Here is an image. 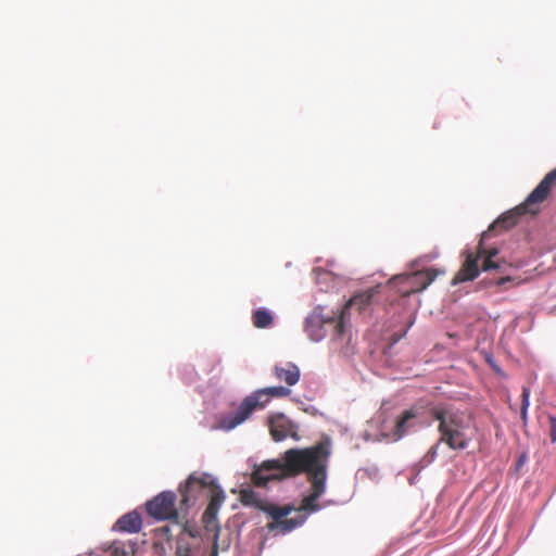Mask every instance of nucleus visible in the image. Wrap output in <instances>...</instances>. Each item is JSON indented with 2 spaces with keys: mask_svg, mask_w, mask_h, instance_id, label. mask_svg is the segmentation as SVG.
I'll return each mask as SVG.
<instances>
[{
  "mask_svg": "<svg viewBox=\"0 0 556 556\" xmlns=\"http://www.w3.org/2000/svg\"><path fill=\"white\" fill-rule=\"evenodd\" d=\"M330 455L331 440L326 437L313 446L287 450L281 459H268L255 465L251 480L255 486L263 488L271 480L294 478L305 473L311 483V492L302 500L298 510L314 513L319 510L317 501L326 491Z\"/></svg>",
  "mask_w": 556,
  "mask_h": 556,
  "instance_id": "f257e3e1",
  "label": "nucleus"
},
{
  "mask_svg": "<svg viewBox=\"0 0 556 556\" xmlns=\"http://www.w3.org/2000/svg\"><path fill=\"white\" fill-rule=\"evenodd\" d=\"M239 501L243 506L255 507L271 518L267 525L269 531H279L282 534L289 533L295 528L302 526L306 521V515L300 514L295 518H287L294 511V505L278 506L265 498H262L251 488H243L239 492Z\"/></svg>",
  "mask_w": 556,
  "mask_h": 556,
  "instance_id": "f03ea898",
  "label": "nucleus"
},
{
  "mask_svg": "<svg viewBox=\"0 0 556 556\" xmlns=\"http://www.w3.org/2000/svg\"><path fill=\"white\" fill-rule=\"evenodd\" d=\"M432 418L439 421V442L431 447L429 453L434 456L440 443H445L452 450L467 448L470 438L466 435L468 425L463 413L445 406H434L430 409Z\"/></svg>",
  "mask_w": 556,
  "mask_h": 556,
  "instance_id": "7ed1b4c3",
  "label": "nucleus"
},
{
  "mask_svg": "<svg viewBox=\"0 0 556 556\" xmlns=\"http://www.w3.org/2000/svg\"><path fill=\"white\" fill-rule=\"evenodd\" d=\"M290 394L291 390L283 386L267 387L256 390L243 399L233 415L222 418L219 427L226 431L232 430L249 419L253 412L264 408L270 397H287Z\"/></svg>",
  "mask_w": 556,
  "mask_h": 556,
  "instance_id": "20e7f679",
  "label": "nucleus"
},
{
  "mask_svg": "<svg viewBox=\"0 0 556 556\" xmlns=\"http://www.w3.org/2000/svg\"><path fill=\"white\" fill-rule=\"evenodd\" d=\"M556 186V169L549 172L534 190L526 198L525 202L514 211L507 212L497 218L491 226L493 229H509L517 224L518 217L525 213H536L538 205L547 199L552 187Z\"/></svg>",
  "mask_w": 556,
  "mask_h": 556,
  "instance_id": "39448f33",
  "label": "nucleus"
},
{
  "mask_svg": "<svg viewBox=\"0 0 556 556\" xmlns=\"http://www.w3.org/2000/svg\"><path fill=\"white\" fill-rule=\"evenodd\" d=\"M176 494L172 491H164L149 501L146 505L148 514L157 520H169L175 522L180 533L187 531V511H182L180 506L176 508Z\"/></svg>",
  "mask_w": 556,
  "mask_h": 556,
  "instance_id": "423d86ee",
  "label": "nucleus"
},
{
  "mask_svg": "<svg viewBox=\"0 0 556 556\" xmlns=\"http://www.w3.org/2000/svg\"><path fill=\"white\" fill-rule=\"evenodd\" d=\"M213 488H219L212 475L202 472L191 473L184 484L179 486L180 508L189 511L203 496L212 494Z\"/></svg>",
  "mask_w": 556,
  "mask_h": 556,
  "instance_id": "0eeeda50",
  "label": "nucleus"
},
{
  "mask_svg": "<svg viewBox=\"0 0 556 556\" xmlns=\"http://www.w3.org/2000/svg\"><path fill=\"white\" fill-rule=\"evenodd\" d=\"M497 254V250L493 249L490 251H485L482 248V243H480L479 252L477 254L471 252L467 253L465 262L463 263L460 269L457 271V274L452 280V285L473 280L479 275V261L481 255L485 256L482 263L483 270L486 271L490 269H500L501 264L498 261L495 260Z\"/></svg>",
  "mask_w": 556,
  "mask_h": 556,
  "instance_id": "6e6552de",
  "label": "nucleus"
},
{
  "mask_svg": "<svg viewBox=\"0 0 556 556\" xmlns=\"http://www.w3.org/2000/svg\"><path fill=\"white\" fill-rule=\"evenodd\" d=\"M442 273L438 269L429 268L396 277L394 280L406 286V288H400V291L404 296H409L413 293L424 291Z\"/></svg>",
  "mask_w": 556,
  "mask_h": 556,
  "instance_id": "1a4fd4ad",
  "label": "nucleus"
},
{
  "mask_svg": "<svg viewBox=\"0 0 556 556\" xmlns=\"http://www.w3.org/2000/svg\"><path fill=\"white\" fill-rule=\"evenodd\" d=\"M376 293V289L371 288L361 292L350 299L341 309L340 319L334 325L336 336L341 337L344 333V319L351 308H356L359 313L363 312L370 303Z\"/></svg>",
  "mask_w": 556,
  "mask_h": 556,
  "instance_id": "9d476101",
  "label": "nucleus"
},
{
  "mask_svg": "<svg viewBox=\"0 0 556 556\" xmlns=\"http://www.w3.org/2000/svg\"><path fill=\"white\" fill-rule=\"evenodd\" d=\"M269 431L276 442L288 437L298 438L293 422L283 414H276L268 419Z\"/></svg>",
  "mask_w": 556,
  "mask_h": 556,
  "instance_id": "9b49d317",
  "label": "nucleus"
},
{
  "mask_svg": "<svg viewBox=\"0 0 556 556\" xmlns=\"http://www.w3.org/2000/svg\"><path fill=\"white\" fill-rule=\"evenodd\" d=\"M332 323L333 317H325L323 314V307L318 306L306 318L305 331L313 341H319L325 337L324 325Z\"/></svg>",
  "mask_w": 556,
  "mask_h": 556,
  "instance_id": "f8f14e48",
  "label": "nucleus"
},
{
  "mask_svg": "<svg viewBox=\"0 0 556 556\" xmlns=\"http://www.w3.org/2000/svg\"><path fill=\"white\" fill-rule=\"evenodd\" d=\"M273 374L278 381L285 382L289 387L296 384L301 377L300 368L291 362L275 365Z\"/></svg>",
  "mask_w": 556,
  "mask_h": 556,
  "instance_id": "ddd939ff",
  "label": "nucleus"
},
{
  "mask_svg": "<svg viewBox=\"0 0 556 556\" xmlns=\"http://www.w3.org/2000/svg\"><path fill=\"white\" fill-rule=\"evenodd\" d=\"M142 520L137 511H130L117 519L113 530L119 532L138 533L141 530Z\"/></svg>",
  "mask_w": 556,
  "mask_h": 556,
  "instance_id": "4468645a",
  "label": "nucleus"
},
{
  "mask_svg": "<svg viewBox=\"0 0 556 556\" xmlns=\"http://www.w3.org/2000/svg\"><path fill=\"white\" fill-rule=\"evenodd\" d=\"M208 497H210V502H208V505L203 514V520L206 523H210L216 519L218 510L220 508V505L225 501L226 496H225L224 491L219 486V488H213L212 494L208 495Z\"/></svg>",
  "mask_w": 556,
  "mask_h": 556,
  "instance_id": "2eb2a0df",
  "label": "nucleus"
},
{
  "mask_svg": "<svg viewBox=\"0 0 556 556\" xmlns=\"http://www.w3.org/2000/svg\"><path fill=\"white\" fill-rule=\"evenodd\" d=\"M416 413L413 409H407L403 412L401 417L397 419L395 429H394V437L396 439H401L404 434L407 433L408 429L413 426V419L416 418Z\"/></svg>",
  "mask_w": 556,
  "mask_h": 556,
  "instance_id": "dca6fc26",
  "label": "nucleus"
},
{
  "mask_svg": "<svg viewBox=\"0 0 556 556\" xmlns=\"http://www.w3.org/2000/svg\"><path fill=\"white\" fill-rule=\"evenodd\" d=\"M252 320L256 328H267L273 324V316L267 309L258 308L253 313Z\"/></svg>",
  "mask_w": 556,
  "mask_h": 556,
  "instance_id": "f3484780",
  "label": "nucleus"
},
{
  "mask_svg": "<svg viewBox=\"0 0 556 556\" xmlns=\"http://www.w3.org/2000/svg\"><path fill=\"white\" fill-rule=\"evenodd\" d=\"M530 405V389L528 387L522 388L521 393V407H520V417L523 426L528 424V408Z\"/></svg>",
  "mask_w": 556,
  "mask_h": 556,
  "instance_id": "a211bd4d",
  "label": "nucleus"
},
{
  "mask_svg": "<svg viewBox=\"0 0 556 556\" xmlns=\"http://www.w3.org/2000/svg\"><path fill=\"white\" fill-rule=\"evenodd\" d=\"M191 554V547L188 543H184L181 540L178 541L177 547H176V555L177 556H190Z\"/></svg>",
  "mask_w": 556,
  "mask_h": 556,
  "instance_id": "6ab92c4d",
  "label": "nucleus"
},
{
  "mask_svg": "<svg viewBox=\"0 0 556 556\" xmlns=\"http://www.w3.org/2000/svg\"><path fill=\"white\" fill-rule=\"evenodd\" d=\"M548 422H549V437L552 443L556 442V417L553 415L548 416Z\"/></svg>",
  "mask_w": 556,
  "mask_h": 556,
  "instance_id": "aec40b11",
  "label": "nucleus"
},
{
  "mask_svg": "<svg viewBox=\"0 0 556 556\" xmlns=\"http://www.w3.org/2000/svg\"><path fill=\"white\" fill-rule=\"evenodd\" d=\"M510 280H511V278H510V277H502V278H500V279L497 280V282H496V283H497V286H503L505 282H508V281H510Z\"/></svg>",
  "mask_w": 556,
  "mask_h": 556,
  "instance_id": "412c9836",
  "label": "nucleus"
},
{
  "mask_svg": "<svg viewBox=\"0 0 556 556\" xmlns=\"http://www.w3.org/2000/svg\"><path fill=\"white\" fill-rule=\"evenodd\" d=\"M211 556H217V546H216V544L213 547V552H212Z\"/></svg>",
  "mask_w": 556,
  "mask_h": 556,
  "instance_id": "4be33fe9",
  "label": "nucleus"
},
{
  "mask_svg": "<svg viewBox=\"0 0 556 556\" xmlns=\"http://www.w3.org/2000/svg\"><path fill=\"white\" fill-rule=\"evenodd\" d=\"M162 531H164L167 534L169 532V527L168 526L163 527Z\"/></svg>",
  "mask_w": 556,
  "mask_h": 556,
  "instance_id": "5701e85b",
  "label": "nucleus"
}]
</instances>
